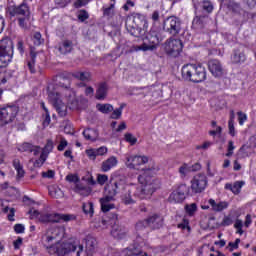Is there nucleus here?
<instances>
[{
	"label": "nucleus",
	"mask_w": 256,
	"mask_h": 256,
	"mask_svg": "<svg viewBox=\"0 0 256 256\" xmlns=\"http://www.w3.org/2000/svg\"><path fill=\"white\" fill-rule=\"evenodd\" d=\"M63 235H65V229L61 227L51 228L42 236V243L46 249H49L51 241L54 239H62Z\"/></svg>",
	"instance_id": "obj_13"
},
{
	"label": "nucleus",
	"mask_w": 256,
	"mask_h": 256,
	"mask_svg": "<svg viewBox=\"0 0 256 256\" xmlns=\"http://www.w3.org/2000/svg\"><path fill=\"white\" fill-rule=\"evenodd\" d=\"M124 187L125 186L123 185V182L117 181V180H111L110 184H108L106 187V193H107L106 196L114 199L115 195L119 193V189L123 190Z\"/></svg>",
	"instance_id": "obj_19"
},
{
	"label": "nucleus",
	"mask_w": 256,
	"mask_h": 256,
	"mask_svg": "<svg viewBox=\"0 0 256 256\" xmlns=\"http://www.w3.org/2000/svg\"><path fill=\"white\" fill-rule=\"evenodd\" d=\"M147 227H149V223H148L147 219L146 220H140L136 223L135 230L137 231V233H142V231L144 229H147Z\"/></svg>",
	"instance_id": "obj_42"
},
{
	"label": "nucleus",
	"mask_w": 256,
	"mask_h": 256,
	"mask_svg": "<svg viewBox=\"0 0 256 256\" xmlns=\"http://www.w3.org/2000/svg\"><path fill=\"white\" fill-rule=\"evenodd\" d=\"M163 30L172 37H177L181 33V19L176 16H169L163 22Z\"/></svg>",
	"instance_id": "obj_9"
},
{
	"label": "nucleus",
	"mask_w": 256,
	"mask_h": 256,
	"mask_svg": "<svg viewBox=\"0 0 256 256\" xmlns=\"http://www.w3.org/2000/svg\"><path fill=\"white\" fill-rule=\"evenodd\" d=\"M7 13L10 17H29V6L25 3L19 6L10 5L7 7Z\"/></svg>",
	"instance_id": "obj_17"
},
{
	"label": "nucleus",
	"mask_w": 256,
	"mask_h": 256,
	"mask_svg": "<svg viewBox=\"0 0 256 256\" xmlns=\"http://www.w3.org/2000/svg\"><path fill=\"white\" fill-rule=\"evenodd\" d=\"M93 0H76L73 4L75 9H81V7H85V5H89ZM56 5H61L62 7H67L69 3H71V0H55Z\"/></svg>",
	"instance_id": "obj_22"
},
{
	"label": "nucleus",
	"mask_w": 256,
	"mask_h": 256,
	"mask_svg": "<svg viewBox=\"0 0 256 256\" xmlns=\"http://www.w3.org/2000/svg\"><path fill=\"white\" fill-rule=\"evenodd\" d=\"M243 182H235L234 185L226 184V189H230L234 195H239L241 193V187H243Z\"/></svg>",
	"instance_id": "obj_38"
},
{
	"label": "nucleus",
	"mask_w": 256,
	"mask_h": 256,
	"mask_svg": "<svg viewBox=\"0 0 256 256\" xmlns=\"http://www.w3.org/2000/svg\"><path fill=\"white\" fill-rule=\"evenodd\" d=\"M126 29L130 35H133L134 37H137L139 35V31H141L140 26H137L136 24H131L129 21L126 22Z\"/></svg>",
	"instance_id": "obj_37"
},
{
	"label": "nucleus",
	"mask_w": 256,
	"mask_h": 256,
	"mask_svg": "<svg viewBox=\"0 0 256 256\" xmlns=\"http://www.w3.org/2000/svg\"><path fill=\"white\" fill-rule=\"evenodd\" d=\"M208 203H209V205H211L212 210L216 211V212H221V211L227 209V207H229V203H227V202L217 203V202H215L214 199L208 200Z\"/></svg>",
	"instance_id": "obj_30"
},
{
	"label": "nucleus",
	"mask_w": 256,
	"mask_h": 256,
	"mask_svg": "<svg viewBox=\"0 0 256 256\" xmlns=\"http://www.w3.org/2000/svg\"><path fill=\"white\" fill-rule=\"evenodd\" d=\"M77 216L75 214H40L39 221L41 223H69L75 221Z\"/></svg>",
	"instance_id": "obj_7"
},
{
	"label": "nucleus",
	"mask_w": 256,
	"mask_h": 256,
	"mask_svg": "<svg viewBox=\"0 0 256 256\" xmlns=\"http://www.w3.org/2000/svg\"><path fill=\"white\" fill-rule=\"evenodd\" d=\"M27 21H29V16H19L18 24L22 29H27Z\"/></svg>",
	"instance_id": "obj_49"
},
{
	"label": "nucleus",
	"mask_w": 256,
	"mask_h": 256,
	"mask_svg": "<svg viewBox=\"0 0 256 256\" xmlns=\"http://www.w3.org/2000/svg\"><path fill=\"white\" fill-rule=\"evenodd\" d=\"M178 229H187L188 231H191V227H189V220L183 219L182 223L178 224Z\"/></svg>",
	"instance_id": "obj_58"
},
{
	"label": "nucleus",
	"mask_w": 256,
	"mask_h": 256,
	"mask_svg": "<svg viewBox=\"0 0 256 256\" xmlns=\"http://www.w3.org/2000/svg\"><path fill=\"white\" fill-rule=\"evenodd\" d=\"M146 163H149V158L147 156H126V167H128V169H139L141 165H145Z\"/></svg>",
	"instance_id": "obj_15"
},
{
	"label": "nucleus",
	"mask_w": 256,
	"mask_h": 256,
	"mask_svg": "<svg viewBox=\"0 0 256 256\" xmlns=\"http://www.w3.org/2000/svg\"><path fill=\"white\" fill-rule=\"evenodd\" d=\"M146 39L150 44H146V42H144L140 46H133L132 51H155V49H157V45L161 43V39H159V34L153 30H151L147 34Z\"/></svg>",
	"instance_id": "obj_8"
},
{
	"label": "nucleus",
	"mask_w": 256,
	"mask_h": 256,
	"mask_svg": "<svg viewBox=\"0 0 256 256\" xmlns=\"http://www.w3.org/2000/svg\"><path fill=\"white\" fill-rule=\"evenodd\" d=\"M33 149V145L32 144H29V143H23L20 148H19V151H21L22 153H31Z\"/></svg>",
	"instance_id": "obj_50"
},
{
	"label": "nucleus",
	"mask_w": 256,
	"mask_h": 256,
	"mask_svg": "<svg viewBox=\"0 0 256 256\" xmlns=\"http://www.w3.org/2000/svg\"><path fill=\"white\" fill-rule=\"evenodd\" d=\"M117 163H118L117 157L111 156L106 161L102 162L101 169L104 173H107V171H111L113 167H116Z\"/></svg>",
	"instance_id": "obj_26"
},
{
	"label": "nucleus",
	"mask_w": 256,
	"mask_h": 256,
	"mask_svg": "<svg viewBox=\"0 0 256 256\" xmlns=\"http://www.w3.org/2000/svg\"><path fill=\"white\" fill-rule=\"evenodd\" d=\"M42 177L45 179H53V177H55V171L48 170L47 172H42Z\"/></svg>",
	"instance_id": "obj_63"
},
{
	"label": "nucleus",
	"mask_w": 256,
	"mask_h": 256,
	"mask_svg": "<svg viewBox=\"0 0 256 256\" xmlns=\"http://www.w3.org/2000/svg\"><path fill=\"white\" fill-rule=\"evenodd\" d=\"M68 105L70 106V109H77V107H79V101L75 98L74 94L69 96Z\"/></svg>",
	"instance_id": "obj_45"
},
{
	"label": "nucleus",
	"mask_w": 256,
	"mask_h": 256,
	"mask_svg": "<svg viewBox=\"0 0 256 256\" xmlns=\"http://www.w3.org/2000/svg\"><path fill=\"white\" fill-rule=\"evenodd\" d=\"M237 115H238L239 125H243L247 121V114L243 113L242 111H239Z\"/></svg>",
	"instance_id": "obj_56"
},
{
	"label": "nucleus",
	"mask_w": 256,
	"mask_h": 256,
	"mask_svg": "<svg viewBox=\"0 0 256 256\" xmlns=\"http://www.w3.org/2000/svg\"><path fill=\"white\" fill-rule=\"evenodd\" d=\"M207 23V16H196L192 21L193 29H203Z\"/></svg>",
	"instance_id": "obj_31"
},
{
	"label": "nucleus",
	"mask_w": 256,
	"mask_h": 256,
	"mask_svg": "<svg viewBox=\"0 0 256 256\" xmlns=\"http://www.w3.org/2000/svg\"><path fill=\"white\" fill-rule=\"evenodd\" d=\"M123 109H125V104H121L119 108L112 110L111 119H121V115H123Z\"/></svg>",
	"instance_id": "obj_43"
},
{
	"label": "nucleus",
	"mask_w": 256,
	"mask_h": 256,
	"mask_svg": "<svg viewBox=\"0 0 256 256\" xmlns=\"http://www.w3.org/2000/svg\"><path fill=\"white\" fill-rule=\"evenodd\" d=\"M137 199H143V195L139 191L138 185H128L121 192V200L124 205H135Z\"/></svg>",
	"instance_id": "obj_6"
},
{
	"label": "nucleus",
	"mask_w": 256,
	"mask_h": 256,
	"mask_svg": "<svg viewBox=\"0 0 256 256\" xmlns=\"http://www.w3.org/2000/svg\"><path fill=\"white\" fill-rule=\"evenodd\" d=\"M102 11L104 17H113L115 15V0H111L109 7H103Z\"/></svg>",
	"instance_id": "obj_35"
},
{
	"label": "nucleus",
	"mask_w": 256,
	"mask_h": 256,
	"mask_svg": "<svg viewBox=\"0 0 256 256\" xmlns=\"http://www.w3.org/2000/svg\"><path fill=\"white\" fill-rule=\"evenodd\" d=\"M201 8L203 11H206V13H212L214 9L213 2L209 0H203L201 2Z\"/></svg>",
	"instance_id": "obj_41"
},
{
	"label": "nucleus",
	"mask_w": 256,
	"mask_h": 256,
	"mask_svg": "<svg viewBox=\"0 0 256 256\" xmlns=\"http://www.w3.org/2000/svg\"><path fill=\"white\" fill-rule=\"evenodd\" d=\"M37 57V54L33 51L30 52V60L27 61V67L30 71V73H35V59Z\"/></svg>",
	"instance_id": "obj_39"
},
{
	"label": "nucleus",
	"mask_w": 256,
	"mask_h": 256,
	"mask_svg": "<svg viewBox=\"0 0 256 256\" xmlns=\"http://www.w3.org/2000/svg\"><path fill=\"white\" fill-rule=\"evenodd\" d=\"M182 78L192 83H203L207 79V70L201 64H186L182 67Z\"/></svg>",
	"instance_id": "obj_2"
},
{
	"label": "nucleus",
	"mask_w": 256,
	"mask_h": 256,
	"mask_svg": "<svg viewBox=\"0 0 256 256\" xmlns=\"http://www.w3.org/2000/svg\"><path fill=\"white\" fill-rule=\"evenodd\" d=\"M33 43L36 46H39L43 43V38L41 37V33L40 32H36L33 36Z\"/></svg>",
	"instance_id": "obj_52"
},
{
	"label": "nucleus",
	"mask_w": 256,
	"mask_h": 256,
	"mask_svg": "<svg viewBox=\"0 0 256 256\" xmlns=\"http://www.w3.org/2000/svg\"><path fill=\"white\" fill-rule=\"evenodd\" d=\"M82 209H83L85 215H90V217H93V213H94L93 202L84 203L82 206Z\"/></svg>",
	"instance_id": "obj_44"
},
{
	"label": "nucleus",
	"mask_w": 256,
	"mask_h": 256,
	"mask_svg": "<svg viewBox=\"0 0 256 256\" xmlns=\"http://www.w3.org/2000/svg\"><path fill=\"white\" fill-rule=\"evenodd\" d=\"M13 59V41L9 38L0 40V68L7 67Z\"/></svg>",
	"instance_id": "obj_5"
},
{
	"label": "nucleus",
	"mask_w": 256,
	"mask_h": 256,
	"mask_svg": "<svg viewBox=\"0 0 256 256\" xmlns=\"http://www.w3.org/2000/svg\"><path fill=\"white\" fill-rule=\"evenodd\" d=\"M245 59H246L245 53H243L240 50H235L234 54L231 57L232 63H235V64L245 63Z\"/></svg>",
	"instance_id": "obj_34"
},
{
	"label": "nucleus",
	"mask_w": 256,
	"mask_h": 256,
	"mask_svg": "<svg viewBox=\"0 0 256 256\" xmlns=\"http://www.w3.org/2000/svg\"><path fill=\"white\" fill-rule=\"evenodd\" d=\"M108 179H109V177L105 174H99L97 176V181H98L99 185H105V183H107Z\"/></svg>",
	"instance_id": "obj_57"
},
{
	"label": "nucleus",
	"mask_w": 256,
	"mask_h": 256,
	"mask_svg": "<svg viewBox=\"0 0 256 256\" xmlns=\"http://www.w3.org/2000/svg\"><path fill=\"white\" fill-rule=\"evenodd\" d=\"M107 91H109V86H107V83H100L96 90V99H98V101H103V99L107 97Z\"/></svg>",
	"instance_id": "obj_25"
},
{
	"label": "nucleus",
	"mask_w": 256,
	"mask_h": 256,
	"mask_svg": "<svg viewBox=\"0 0 256 256\" xmlns=\"http://www.w3.org/2000/svg\"><path fill=\"white\" fill-rule=\"evenodd\" d=\"M190 168L187 166V164H184L183 166H181L179 168V173L182 175V177H185L187 175V173H189Z\"/></svg>",
	"instance_id": "obj_60"
},
{
	"label": "nucleus",
	"mask_w": 256,
	"mask_h": 256,
	"mask_svg": "<svg viewBox=\"0 0 256 256\" xmlns=\"http://www.w3.org/2000/svg\"><path fill=\"white\" fill-rule=\"evenodd\" d=\"M96 108L100 111V113H104L105 115L113 113V105L111 104H97Z\"/></svg>",
	"instance_id": "obj_40"
},
{
	"label": "nucleus",
	"mask_w": 256,
	"mask_h": 256,
	"mask_svg": "<svg viewBox=\"0 0 256 256\" xmlns=\"http://www.w3.org/2000/svg\"><path fill=\"white\" fill-rule=\"evenodd\" d=\"M83 136L87 141H95L99 139V131H97V129L88 128L83 131Z\"/></svg>",
	"instance_id": "obj_29"
},
{
	"label": "nucleus",
	"mask_w": 256,
	"mask_h": 256,
	"mask_svg": "<svg viewBox=\"0 0 256 256\" xmlns=\"http://www.w3.org/2000/svg\"><path fill=\"white\" fill-rule=\"evenodd\" d=\"M48 99L50 103L55 107L58 115L60 117H65L67 115V106L63 101H61V97L59 95V92L52 90L48 87Z\"/></svg>",
	"instance_id": "obj_11"
},
{
	"label": "nucleus",
	"mask_w": 256,
	"mask_h": 256,
	"mask_svg": "<svg viewBox=\"0 0 256 256\" xmlns=\"http://www.w3.org/2000/svg\"><path fill=\"white\" fill-rule=\"evenodd\" d=\"M66 181H68V183H75L77 185V183H79V176L76 174H68L66 176Z\"/></svg>",
	"instance_id": "obj_54"
},
{
	"label": "nucleus",
	"mask_w": 256,
	"mask_h": 256,
	"mask_svg": "<svg viewBox=\"0 0 256 256\" xmlns=\"http://www.w3.org/2000/svg\"><path fill=\"white\" fill-rule=\"evenodd\" d=\"M58 51L62 55H67V53H71V51H73V41L64 40L62 44L59 46Z\"/></svg>",
	"instance_id": "obj_28"
},
{
	"label": "nucleus",
	"mask_w": 256,
	"mask_h": 256,
	"mask_svg": "<svg viewBox=\"0 0 256 256\" xmlns=\"http://www.w3.org/2000/svg\"><path fill=\"white\" fill-rule=\"evenodd\" d=\"M95 245H97V240L93 236L86 237V254L92 256L95 253Z\"/></svg>",
	"instance_id": "obj_27"
},
{
	"label": "nucleus",
	"mask_w": 256,
	"mask_h": 256,
	"mask_svg": "<svg viewBox=\"0 0 256 256\" xmlns=\"http://www.w3.org/2000/svg\"><path fill=\"white\" fill-rule=\"evenodd\" d=\"M222 225H223L224 227H227V226H229V225H233V219L231 218V216H225V217L223 218Z\"/></svg>",
	"instance_id": "obj_62"
},
{
	"label": "nucleus",
	"mask_w": 256,
	"mask_h": 256,
	"mask_svg": "<svg viewBox=\"0 0 256 256\" xmlns=\"http://www.w3.org/2000/svg\"><path fill=\"white\" fill-rule=\"evenodd\" d=\"M56 85L63 87L64 89H71V79L65 73H60L55 76L54 79Z\"/></svg>",
	"instance_id": "obj_21"
},
{
	"label": "nucleus",
	"mask_w": 256,
	"mask_h": 256,
	"mask_svg": "<svg viewBox=\"0 0 256 256\" xmlns=\"http://www.w3.org/2000/svg\"><path fill=\"white\" fill-rule=\"evenodd\" d=\"M86 155L91 159L92 161H95L97 159V150L96 149H90L86 150Z\"/></svg>",
	"instance_id": "obj_55"
},
{
	"label": "nucleus",
	"mask_w": 256,
	"mask_h": 256,
	"mask_svg": "<svg viewBox=\"0 0 256 256\" xmlns=\"http://www.w3.org/2000/svg\"><path fill=\"white\" fill-rule=\"evenodd\" d=\"M78 19L81 21V23H85V21L89 19V12H87L85 9L79 10Z\"/></svg>",
	"instance_id": "obj_46"
},
{
	"label": "nucleus",
	"mask_w": 256,
	"mask_h": 256,
	"mask_svg": "<svg viewBox=\"0 0 256 256\" xmlns=\"http://www.w3.org/2000/svg\"><path fill=\"white\" fill-rule=\"evenodd\" d=\"M52 151H53V141L52 140H48L46 145H45V147L42 150V153H44V155H46V157H48V155Z\"/></svg>",
	"instance_id": "obj_47"
},
{
	"label": "nucleus",
	"mask_w": 256,
	"mask_h": 256,
	"mask_svg": "<svg viewBox=\"0 0 256 256\" xmlns=\"http://www.w3.org/2000/svg\"><path fill=\"white\" fill-rule=\"evenodd\" d=\"M72 77L79 81H83L84 83H89V81H91V73L89 72L77 71L72 74Z\"/></svg>",
	"instance_id": "obj_32"
},
{
	"label": "nucleus",
	"mask_w": 256,
	"mask_h": 256,
	"mask_svg": "<svg viewBox=\"0 0 256 256\" xmlns=\"http://www.w3.org/2000/svg\"><path fill=\"white\" fill-rule=\"evenodd\" d=\"M143 174L138 176V182L141 187L138 186V191L142 195V199H151V195L159 189V181L152 176L151 173L159 171V167L152 166L151 168H143Z\"/></svg>",
	"instance_id": "obj_1"
},
{
	"label": "nucleus",
	"mask_w": 256,
	"mask_h": 256,
	"mask_svg": "<svg viewBox=\"0 0 256 256\" xmlns=\"http://www.w3.org/2000/svg\"><path fill=\"white\" fill-rule=\"evenodd\" d=\"M244 5L247 6L248 9H255L256 7V0H244Z\"/></svg>",
	"instance_id": "obj_61"
},
{
	"label": "nucleus",
	"mask_w": 256,
	"mask_h": 256,
	"mask_svg": "<svg viewBox=\"0 0 256 256\" xmlns=\"http://www.w3.org/2000/svg\"><path fill=\"white\" fill-rule=\"evenodd\" d=\"M102 229H107V225H112L111 235L114 239H125L129 230L122 225L117 224V215H112L110 220L102 219L101 220Z\"/></svg>",
	"instance_id": "obj_3"
},
{
	"label": "nucleus",
	"mask_w": 256,
	"mask_h": 256,
	"mask_svg": "<svg viewBox=\"0 0 256 256\" xmlns=\"http://www.w3.org/2000/svg\"><path fill=\"white\" fill-rule=\"evenodd\" d=\"M92 191L93 189H91V187L85 186L82 183H77L74 187V193L81 195V197H89Z\"/></svg>",
	"instance_id": "obj_23"
},
{
	"label": "nucleus",
	"mask_w": 256,
	"mask_h": 256,
	"mask_svg": "<svg viewBox=\"0 0 256 256\" xmlns=\"http://www.w3.org/2000/svg\"><path fill=\"white\" fill-rule=\"evenodd\" d=\"M208 69L213 77H215L216 79H221V77L225 75V68H223V64H221V61L217 59H212L208 61Z\"/></svg>",
	"instance_id": "obj_18"
},
{
	"label": "nucleus",
	"mask_w": 256,
	"mask_h": 256,
	"mask_svg": "<svg viewBox=\"0 0 256 256\" xmlns=\"http://www.w3.org/2000/svg\"><path fill=\"white\" fill-rule=\"evenodd\" d=\"M111 201H113V198L107 195L100 199L101 210L103 213H107L108 211H111V209H115V204H111Z\"/></svg>",
	"instance_id": "obj_24"
},
{
	"label": "nucleus",
	"mask_w": 256,
	"mask_h": 256,
	"mask_svg": "<svg viewBox=\"0 0 256 256\" xmlns=\"http://www.w3.org/2000/svg\"><path fill=\"white\" fill-rule=\"evenodd\" d=\"M13 167L17 171V177H25V170L23 169V165H21V160L14 159L13 160Z\"/></svg>",
	"instance_id": "obj_36"
},
{
	"label": "nucleus",
	"mask_w": 256,
	"mask_h": 256,
	"mask_svg": "<svg viewBox=\"0 0 256 256\" xmlns=\"http://www.w3.org/2000/svg\"><path fill=\"white\" fill-rule=\"evenodd\" d=\"M207 187V176L205 174H197L191 181V189L193 193H203Z\"/></svg>",
	"instance_id": "obj_16"
},
{
	"label": "nucleus",
	"mask_w": 256,
	"mask_h": 256,
	"mask_svg": "<svg viewBox=\"0 0 256 256\" xmlns=\"http://www.w3.org/2000/svg\"><path fill=\"white\" fill-rule=\"evenodd\" d=\"M187 195H189L188 186L181 184L175 191L170 194L168 199L170 203H183Z\"/></svg>",
	"instance_id": "obj_14"
},
{
	"label": "nucleus",
	"mask_w": 256,
	"mask_h": 256,
	"mask_svg": "<svg viewBox=\"0 0 256 256\" xmlns=\"http://www.w3.org/2000/svg\"><path fill=\"white\" fill-rule=\"evenodd\" d=\"M186 212L188 213V215H193L195 213V211H197V204L192 203V204H187L185 206Z\"/></svg>",
	"instance_id": "obj_51"
},
{
	"label": "nucleus",
	"mask_w": 256,
	"mask_h": 256,
	"mask_svg": "<svg viewBox=\"0 0 256 256\" xmlns=\"http://www.w3.org/2000/svg\"><path fill=\"white\" fill-rule=\"evenodd\" d=\"M131 17H132L133 24L137 25L140 28L142 25H145V23H146L145 16L141 13L134 12L131 14Z\"/></svg>",
	"instance_id": "obj_33"
},
{
	"label": "nucleus",
	"mask_w": 256,
	"mask_h": 256,
	"mask_svg": "<svg viewBox=\"0 0 256 256\" xmlns=\"http://www.w3.org/2000/svg\"><path fill=\"white\" fill-rule=\"evenodd\" d=\"M235 150V146L233 145V141L228 142V153H226V157H231L233 155V151Z\"/></svg>",
	"instance_id": "obj_64"
},
{
	"label": "nucleus",
	"mask_w": 256,
	"mask_h": 256,
	"mask_svg": "<svg viewBox=\"0 0 256 256\" xmlns=\"http://www.w3.org/2000/svg\"><path fill=\"white\" fill-rule=\"evenodd\" d=\"M125 141H127V143H130V145H135V143H137V138L131 133H126Z\"/></svg>",
	"instance_id": "obj_53"
},
{
	"label": "nucleus",
	"mask_w": 256,
	"mask_h": 256,
	"mask_svg": "<svg viewBox=\"0 0 256 256\" xmlns=\"http://www.w3.org/2000/svg\"><path fill=\"white\" fill-rule=\"evenodd\" d=\"M48 249H50V253H56L58 256L69 255V253H75V251L76 256H81V253H83V245L75 246L72 243H57L54 246H49Z\"/></svg>",
	"instance_id": "obj_4"
},
{
	"label": "nucleus",
	"mask_w": 256,
	"mask_h": 256,
	"mask_svg": "<svg viewBox=\"0 0 256 256\" xmlns=\"http://www.w3.org/2000/svg\"><path fill=\"white\" fill-rule=\"evenodd\" d=\"M45 161H47V154L41 153L40 158L34 162V167H43Z\"/></svg>",
	"instance_id": "obj_48"
},
{
	"label": "nucleus",
	"mask_w": 256,
	"mask_h": 256,
	"mask_svg": "<svg viewBox=\"0 0 256 256\" xmlns=\"http://www.w3.org/2000/svg\"><path fill=\"white\" fill-rule=\"evenodd\" d=\"M164 51L170 57H179L183 51V42L180 39L168 38L164 43Z\"/></svg>",
	"instance_id": "obj_10"
},
{
	"label": "nucleus",
	"mask_w": 256,
	"mask_h": 256,
	"mask_svg": "<svg viewBox=\"0 0 256 256\" xmlns=\"http://www.w3.org/2000/svg\"><path fill=\"white\" fill-rule=\"evenodd\" d=\"M28 213L30 215V219H39V217H41V213L33 208L30 209Z\"/></svg>",
	"instance_id": "obj_59"
},
{
	"label": "nucleus",
	"mask_w": 256,
	"mask_h": 256,
	"mask_svg": "<svg viewBox=\"0 0 256 256\" xmlns=\"http://www.w3.org/2000/svg\"><path fill=\"white\" fill-rule=\"evenodd\" d=\"M19 113V107L16 105L6 106L0 109V127L7 125L17 117Z\"/></svg>",
	"instance_id": "obj_12"
},
{
	"label": "nucleus",
	"mask_w": 256,
	"mask_h": 256,
	"mask_svg": "<svg viewBox=\"0 0 256 256\" xmlns=\"http://www.w3.org/2000/svg\"><path fill=\"white\" fill-rule=\"evenodd\" d=\"M146 221H148V227H150V229H161V227H163V223H164L163 216H161L159 214H154V215L148 217V219H146Z\"/></svg>",
	"instance_id": "obj_20"
}]
</instances>
